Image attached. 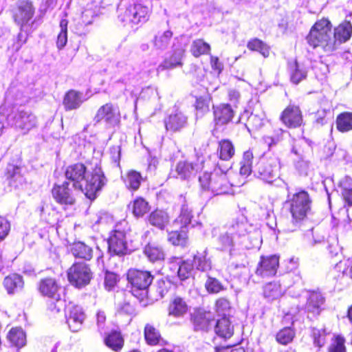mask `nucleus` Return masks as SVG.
Here are the masks:
<instances>
[{"instance_id": "2", "label": "nucleus", "mask_w": 352, "mask_h": 352, "mask_svg": "<svg viewBox=\"0 0 352 352\" xmlns=\"http://www.w3.org/2000/svg\"><path fill=\"white\" fill-rule=\"evenodd\" d=\"M351 34L352 25L349 21L340 23L333 32L331 22L327 19H322L311 27L306 41L314 49L320 48L324 52L329 54L341 43L347 41Z\"/></svg>"}, {"instance_id": "30", "label": "nucleus", "mask_w": 352, "mask_h": 352, "mask_svg": "<svg viewBox=\"0 0 352 352\" xmlns=\"http://www.w3.org/2000/svg\"><path fill=\"white\" fill-rule=\"evenodd\" d=\"M188 310L186 301L179 296L175 297L168 307V314L176 318L182 317Z\"/></svg>"}, {"instance_id": "45", "label": "nucleus", "mask_w": 352, "mask_h": 352, "mask_svg": "<svg viewBox=\"0 0 352 352\" xmlns=\"http://www.w3.org/2000/svg\"><path fill=\"white\" fill-rule=\"evenodd\" d=\"M324 153L328 158H331L333 161H340L344 160L346 152L341 148H336V146L333 142H329L324 147Z\"/></svg>"}, {"instance_id": "15", "label": "nucleus", "mask_w": 352, "mask_h": 352, "mask_svg": "<svg viewBox=\"0 0 352 352\" xmlns=\"http://www.w3.org/2000/svg\"><path fill=\"white\" fill-rule=\"evenodd\" d=\"M109 253L122 256L129 252L126 233L117 228L112 231L108 239Z\"/></svg>"}, {"instance_id": "27", "label": "nucleus", "mask_w": 352, "mask_h": 352, "mask_svg": "<svg viewBox=\"0 0 352 352\" xmlns=\"http://www.w3.org/2000/svg\"><path fill=\"white\" fill-rule=\"evenodd\" d=\"M3 285L9 294H14L23 289L24 281L21 275L12 274L4 278Z\"/></svg>"}, {"instance_id": "44", "label": "nucleus", "mask_w": 352, "mask_h": 352, "mask_svg": "<svg viewBox=\"0 0 352 352\" xmlns=\"http://www.w3.org/2000/svg\"><path fill=\"white\" fill-rule=\"evenodd\" d=\"M129 208L132 210L133 214L136 217H140L144 215L149 210L148 203L142 197L136 198Z\"/></svg>"}, {"instance_id": "40", "label": "nucleus", "mask_w": 352, "mask_h": 352, "mask_svg": "<svg viewBox=\"0 0 352 352\" xmlns=\"http://www.w3.org/2000/svg\"><path fill=\"white\" fill-rule=\"evenodd\" d=\"M337 129L345 133L352 130V112L345 111L340 113L336 118Z\"/></svg>"}, {"instance_id": "55", "label": "nucleus", "mask_w": 352, "mask_h": 352, "mask_svg": "<svg viewBox=\"0 0 352 352\" xmlns=\"http://www.w3.org/2000/svg\"><path fill=\"white\" fill-rule=\"evenodd\" d=\"M67 24L68 21L66 19H63L60 21V31L57 37V47L59 50L63 49L67 42Z\"/></svg>"}, {"instance_id": "59", "label": "nucleus", "mask_w": 352, "mask_h": 352, "mask_svg": "<svg viewBox=\"0 0 352 352\" xmlns=\"http://www.w3.org/2000/svg\"><path fill=\"white\" fill-rule=\"evenodd\" d=\"M205 287L209 293H218L223 288L221 283L217 279L210 276L208 277Z\"/></svg>"}, {"instance_id": "34", "label": "nucleus", "mask_w": 352, "mask_h": 352, "mask_svg": "<svg viewBox=\"0 0 352 352\" xmlns=\"http://www.w3.org/2000/svg\"><path fill=\"white\" fill-rule=\"evenodd\" d=\"M146 343L151 346L161 344L163 342L160 331L151 324L147 323L144 330Z\"/></svg>"}, {"instance_id": "53", "label": "nucleus", "mask_w": 352, "mask_h": 352, "mask_svg": "<svg viewBox=\"0 0 352 352\" xmlns=\"http://www.w3.org/2000/svg\"><path fill=\"white\" fill-rule=\"evenodd\" d=\"M194 269V265L191 260L182 261L179 265L177 274L182 280L188 278Z\"/></svg>"}, {"instance_id": "47", "label": "nucleus", "mask_w": 352, "mask_h": 352, "mask_svg": "<svg viewBox=\"0 0 352 352\" xmlns=\"http://www.w3.org/2000/svg\"><path fill=\"white\" fill-rule=\"evenodd\" d=\"M247 47L251 51L259 52L264 58H267L270 56V47L260 39L254 38L248 41Z\"/></svg>"}, {"instance_id": "35", "label": "nucleus", "mask_w": 352, "mask_h": 352, "mask_svg": "<svg viewBox=\"0 0 352 352\" xmlns=\"http://www.w3.org/2000/svg\"><path fill=\"white\" fill-rule=\"evenodd\" d=\"M183 54L184 50L182 48L175 50L169 58L165 59L164 61L159 65L158 70L162 71L181 65Z\"/></svg>"}, {"instance_id": "20", "label": "nucleus", "mask_w": 352, "mask_h": 352, "mask_svg": "<svg viewBox=\"0 0 352 352\" xmlns=\"http://www.w3.org/2000/svg\"><path fill=\"white\" fill-rule=\"evenodd\" d=\"M34 14L32 1L24 0L19 2L17 12L14 14L16 23L21 26V30L27 26Z\"/></svg>"}, {"instance_id": "10", "label": "nucleus", "mask_w": 352, "mask_h": 352, "mask_svg": "<svg viewBox=\"0 0 352 352\" xmlns=\"http://www.w3.org/2000/svg\"><path fill=\"white\" fill-rule=\"evenodd\" d=\"M8 123L26 134L36 126L37 119L30 110L17 109L8 116Z\"/></svg>"}, {"instance_id": "11", "label": "nucleus", "mask_w": 352, "mask_h": 352, "mask_svg": "<svg viewBox=\"0 0 352 352\" xmlns=\"http://www.w3.org/2000/svg\"><path fill=\"white\" fill-rule=\"evenodd\" d=\"M92 275L89 266L84 262L74 263L67 271L69 283L78 288L87 285L92 278Z\"/></svg>"}, {"instance_id": "56", "label": "nucleus", "mask_w": 352, "mask_h": 352, "mask_svg": "<svg viewBox=\"0 0 352 352\" xmlns=\"http://www.w3.org/2000/svg\"><path fill=\"white\" fill-rule=\"evenodd\" d=\"M311 333L314 345L319 348L324 346L326 342V330L324 329L313 328Z\"/></svg>"}, {"instance_id": "37", "label": "nucleus", "mask_w": 352, "mask_h": 352, "mask_svg": "<svg viewBox=\"0 0 352 352\" xmlns=\"http://www.w3.org/2000/svg\"><path fill=\"white\" fill-rule=\"evenodd\" d=\"M339 188L346 204L352 206V178L345 176L339 182Z\"/></svg>"}, {"instance_id": "52", "label": "nucleus", "mask_w": 352, "mask_h": 352, "mask_svg": "<svg viewBox=\"0 0 352 352\" xmlns=\"http://www.w3.org/2000/svg\"><path fill=\"white\" fill-rule=\"evenodd\" d=\"M191 52L195 57L202 54H208L210 50V45L202 39H197L193 41L190 48Z\"/></svg>"}, {"instance_id": "49", "label": "nucleus", "mask_w": 352, "mask_h": 352, "mask_svg": "<svg viewBox=\"0 0 352 352\" xmlns=\"http://www.w3.org/2000/svg\"><path fill=\"white\" fill-rule=\"evenodd\" d=\"M105 344L114 351H118L122 347L123 340L120 333L112 331L104 339Z\"/></svg>"}, {"instance_id": "8", "label": "nucleus", "mask_w": 352, "mask_h": 352, "mask_svg": "<svg viewBox=\"0 0 352 352\" xmlns=\"http://www.w3.org/2000/svg\"><path fill=\"white\" fill-rule=\"evenodd\" d=\"M127 280L131 284V292L140 301L147 297L148 289L153 276L148 271L130 269L127 272Z\"/></svg>"}, {"instance_id": "26", "label": "nucleus", "mask_w": 352, "mask_h": 352, "mask_svg": "<svg viewBox=\"0 0 352 352\" xmlns=\"http://www.w3.org/2000/svg\"><path fill=\"white\" fill-rule=\"evenodd\" d=\"M167 131L175 132L184 127L187 123V118L180 111L171 113L165 120Z\"/></svg>"}, {"instance_id": "48", "label": "nucleus", "mask_w": 352, "mask_h": 352, "mask_svg": "<svg viewBox=\"0 0 352 352\" xmlns=\"http://www.w3.org/2000/svg\"><path fill=\"white\" fill-rule=\"evenodd\" d=\"M265 115L263 112L261 113H252L247 120L246 126L250 131L258 130L261 129L265 124Z\"/></svg>"}, {"instance_id": "5", "label": "nucleus", "mask_w": 352, "mask_h": 352, "mask_svg": "<svg viewBox=\"0 0 352 352\" xmlns=\"http://www.w3.org/2000/svg\"><path fill=\"white\" fill-rule=\"evenodd\" d=\"M280 182L285 186L287 192L285 206L289 210L293 222L298 223L307 218L308 214L311 212V199L305 190L292 192L287 183L283 180H280Z\"/></svg>"}, {"instance_id": "12", "label": "nucleus", "mask_w": 352, "mask_h": 352, "mask_svg": "<svg viewBox=\"0 0 352 352\" xmlns=\"http://www.w3.org/2000/svg\"><path fill=\"white\" fill-rule=\"evenodd\" d=\"M204 168L203 162H190L188 160H179L170 172V177L181 180H188L195 177L196 174Z\"/></svg>"}, {"instance_id": "13", "label": "nucleus", "mask_w": 352, "mask_h": 352, "mask_svg": "<svg viewBox=\"0 0 352 352\" xmlns=\"http://www.w3.org/2000/svg\"><path fill=\"white\" fill-rule=\"evenodd\" d=\"M80 191L73 186L71 182H65L61 185H55L52 190L55 201L64 208L73 206L76 202V192Z\"/></svg>"}, {"instance_id": "25", "label": "nucleus", "mask_w": 352, "mask_h": 352, "mask_svg": "<svg viewBox=\"0 0 352 352\" xmlns=\"http://www.w3.org/2000/svg\"><path fill=\"white\" fill-rule=\"evenodd\" d=\"M88 98V96L86 97V96L81 92L70 90L64 97L63 104L66 110H74L79 108L82 103Z\"/></svg>"}, {"instance_id": "6", "label": "nucleus", "mask_w": 352, "mask_h": 352, "mask_svg": "<svg viewBox=\"0 0 352 352\" xmlns=\"http://www.w3.org/2000/svg\"><path fill=\"white\" fill-rule=\"evenodd\" d=\"M281 168L280 158L270 151L265 152L254 166V175L267 184H272L279 179Z\"/></svg>"}, {"instance_id": "22", "label": "nucleus", "mask_w": 352, "mask_h": 352, "mask_svg": "<svg viewBox=\"0 0 352 352\" xmlns=\"http://www.w3.org/2000/svg\"><path fill=\"white\" fill-rule=\"evenodd\" d=\"M214 120L217 125L222 126L230 122L234 116V110L228 104L213 107Z\"/></svg>"}, {"instance_id": "58", "label": "nucleus", "mask_w": 352, "mask_h": 352, "mask_svg": "<svg viewBox=\"0 0 352 352\" xmlns=\"http://www.w3.org/2000/svg\"><path fill=\"white\" fill-rule=\"evenodd\" d=\"M344 338L341 336H336L329 347V352H345Z\"/></svg>"}, {"instance_id": "28", "label": "nucleus", "mask_w": 352, "mask_h": 352, "mask_svg": "<svg viewBox=\"0 0 352 352\" xmlns=\"http://www.w3.org/2000/svg\"><path fill=\"white\" fill-rule=\"evenodd\" d=\"M214 331L217 335L223 338H230L234 333V327L229 318L223 316L217 321L214 320Z\"/></svg>"}, {"instance_id": "38", "label": "nucleus", "mask_w": 352, "mask_h": 352, "mask_svg": "<svg viewBox=\"0 0 352 352\" xmlns=\"http://www.w3.org/2000/svg\"><path fill=\"white\" fill-rule=\"evenodd\" d=\"M288 136V133L281 129H277L274 131L270 135H265L263 139L264 143L267 145L269 151L276 145L280 143Z\"/></svg>"}, {"instance_id": "64", "label": "nucleus", "mask_w": 352, "mask_h": 352, "mask_svg": "<svg viewBox=\"0 0 352 352\" xmlns=\"http://www.w3.org/2000/svg\"><path fill=\"white\" fill-rule=\"evenodd\" d=\"M331 114L329 110L319 109L315 114V122L319 125H324L327 123L329 118L328 116Z\"/></svg>"}, {"instance_id": "18", "label": "nucleus", "mask_w": 352, "mask_h": 352, "mask_svg": "<svg viewBox=\"0 0 352 352\" xmlns=\"http://www.w3.org/2000/svg\"><path fill=\"white\" fill-rule=\"evenodd\" d=\"M294 297H303L307 299L305 310L313 315H318L320 311V307L324 302V298L319 292L302 290L298 294H293Z\"/></svg>"}, {"instance_id": "51", "label": "nucleus", "mask_w": 352, "mask_h": 352, "mask_svg": "<svg viewBox=\"0 0 352 352\" xmlns=\"http://www.w3.org/2000/svg\"><path fill=\"white\" fill-rule=\"evenodd\" d=\"M294 337V330L291 327H285L276 333V340L279 344L287 345L293 340Z\"/></svg>"}, {"instance_id": "43", "label": "nucleus", "mask_w": 352, "mask_h": 352, "mask_svg": "<svg viewBox=\"0 0 352 352\" xmlns=\"http://www.w3.org/2000/svg\"><path fill=\"white\" fill-rule=\"evenodd\" d=\"M217 152L222 160H229L234 155V147L228 140H222L219 142Z\"/></svg>"}, {"instance_id": "46", "label": "nucleus", "mask_w": 352, "mask_h": 352, "mask_svg": "<svg viewBox=\"0 0 352 352\" xmlns=\"http://www.w3.org/2000/svg\"><path fill=\"white\" fill-rule=\"evenodd\" d=\"M253 157V153L250 150L244 152L242 160L240 162L241 168L239 173L245 178L250 175L252 171V164Z\"/></svg>"}, {"instance_id": "60", "label": "nucleus", "mask_w": 352, "mask_h": 352, "mask_svg": "<svg viewBox=\"0 0 352 352\" xmlns=\"http://www.w3.org/2000/svg\"><path fill=\"white\" fill-rule=\"evenodd\" d=\"M216 311L219 315L226 316V314L230 309V303L228 299L221 298L216 301Z\"/></svg>"}, {"instance_id": "7", "label": "nucleus", "mask_w": 352, "mask_h": 352, "mask_svg": "<svg viewBox=\"0 0 352 352\" xmlns=\"http://www.w3.org/2000/svg\"><path fill=\"white\" fill-rule=\"evenodd\" d=\"M150 9L138 2H128L122 0L118 8V19L126 24H142L146 22L150 16Z\"/></svg>"}, {"instance_id": "41", "label": "nucleus", "mask_w": 352, "mask_h": 352, "mask_svg": "<svg viewBox=\"0 0 352 352\" xmlns=\"http://www.w3.org/2000/svg\"><path fill=\"white\" fill-rule=\"evenodd\" d=\"M10 342L17 348H21L26 343V336L21 328H12L8 334Z\"/></svg>"}, {"instance_id": "33", "label": "nucleus", "mask_w": 352, "mask_h": 352, "mask_svg": "<svg viewBox=\"0 0 352 352\" xmlns=\"http://www.w3.org/2000/svg\"><path fill=\"white\" fill-rule=\"evenodd\" d=\"M194 267L201 272H208L212 268V263L210 258L208 257L206 250L201 252H197L192 261Z\"/></svg>"}, {"instance_id": "36", "label": "nucleus", "mask_w": 352, "mask_h": 352, "mask_svg": "<svg viewBox=\"0 0 352 352\" xmlns=\"http://www.w3.org/2000/svg\"><path fill=\"white\" fill-rule=\"evenodd\" d=\"M183 204L181 207L180 214L175 223L181 224L182 228H186L191 223L193 217L192 208L187 203L185 197L183 198Z\"/></svg>"}, {"instance_id": "24", "label": "nucleus", "mask_w": 352, "mask_h": 352, "mask_svg": "<svg viewBox=\"0 0 352 352\" xmlns=\"http://www.w3.org/2000/svg\"><path fill=\"white\" fill-rule=\"evenodd\" d=\"M69 252L76 258L90 261L93 257V248L82 241H75L69 246Z\"/></svg>"}, {"instance_id": "39", "label": "nucleus", "mask_w": 352, "mask_h": 352, "mask_svg": "<svg viewBox=\"0 0 352 352\" xmlns=\"http://www.w3.org/2000/svg\"><path fill=\"white\" fill-rule=\"evenodd\" d=\"M122 179L126 188L131 190H137L142 181L141 174L133 170L127 172Z\"/></svg>"}, {"instance_id": "32", "label": "nucleus", "mask_w": 352, "mask_h": 352, "mask_svg": "<svg viewBox=\"0 0 352 352\" xmlns=\"http://www.w3.org/2000/svg\"><path fill=\"white\" fill-rule=\"evenodd\" d=\"M169 221L168 214L162 210H155L148 216V222L151 225L163 230Z\"/></svg>"}, {"instance_id": "19", "label": "nucleus", "mask_w": 352, "mask_h": 352, "mask_svg": "<svg viewBox=\"0 0 352 352\" xmlns=\"http://www.w3.org/2000/svg\"><path fill=\"white\" fill-rule=\"evenodd\" d=\"M280 120L287 127L296 128L302 123V115L300 107L289 104L281 113Z\"/></svg>"}, {"instance_id": "14", "label": "nucleus", "mask_w": 352, "mask_h": 352, "mask_svg": "<svg viewBox=\"0 0 352 352\" xmlns=\"http://www.w3.org/2000/svg\"><path fill=\"white\" fill-rule=\"evenodd\" d=\"M120 118L118 107L111 103H107L98 109L94 122L95 124L103 122L107 127H112L118 124Z\"/></svg>"}, {"instance_id": "4", "label": "nucleus", "mask_w": 352, "mask_h": 352, "mask_svg": "<svg viewBox=\"0 0 352 352\" xmlns=\"http://www.w3.org/2000/svg\"><path fill=\"white\" fill-rule=\"evenodd\" d=\"M233 173L230 169L223 170L218 164L211 173L204 172L199 177L202 189L210 191L214 195L228 193L234 184L231 180Z\"/></svg>"}, {"instance_id": "21", "label": "nucleus", "mask_w": 352, "mask_h": 352, "mask_svg": "<svg viewBox=\"0 0 352 352\" xmlns=\"http://www.w3.org/2000/svg\"><path fill=\"white\" fill-rule=\"evenodd\" d=\"M282 281L281 283L280 280H274L265 285L263 287L264 298L268 301H273L280 298L285 294L286 289L289 287L285 281L283 280Z\"/></svg>"}, {"instance_id": "16", "label": "nucleus", "mask_w": 352, "mask_h": 352, "mask_svg": "<svg viewBox=\"0 0 352 352\" xmlns=\"http://www.w3.org/2000/svg\"><path fill=\"white\" fill-rule=\"evenodd\" d=\"M65 316L71 331L78 332L82 329L86 315L80 306L69 303L65 309Z\"/></svg>"}, {"instance_id": "50", "label": "nucleus", "mask_w": 352, "mask_h": 352, "mask_svg": "<svg viewBox=\"0 0 352 352\" xmlns=\"http://www.w3.org/2000/svg\"><path fill=\"white\" fill-rule=\"evenodd\" d=\"M179 231L173 230L168 232V240L174 245H184L187 240L186 228H182Z\"/></svg>"}, {"instance_id": "9", "label": "nucleus", "mask_w": 352, "mask_h": 352, "mask_svg": "<svg viewBox=\"0 0 352 352\" xmlns=\"http://www.w3.org/2000/svg\"><path fill=\"white\" fill-rule=\"evenodd\" d=\"M61 287L54 278H45L39 282L38 291L42 296L50 299L48 309L52 312L58 313L65 306L64 301L61 299Z\"/></svg>"}, {"instance_id": "23", "label": "nucleus", "mask_w": 352, "mask_h": 352, "mask_svg": "<svg viewBox=\"0 0 352 352\" xmlns=\"http://www.w3.org/2000/svg\"><path fill=\"white\" fill-rule=\"evenodd\" d=\"M195 331H208L214 325V319L210 312L197 311L192 317Z\"/></svg>"}, {"instance_id": "17", "label": "nucleus", "mask_w": 352, "mask_h": 352, "mask_svg": "<svg viewBox=\"0 0 352 352\" xmlns=\"http://www.w3.org/2000/svg\"><path fill=\"white\" fill-rule=\"evenodd\" d=\"M279 265V257L276 255L261 256L255 273L262 278L274 276Z\"/></svg>"}, {"instance_id": "62", "label": "nucleus", "mask_w": 352, "mask_h": 352, "mask_svg": "<svg viewBox=\"0 0 352 352\" xmlns=\"http://www.w3.org/2000/svg\"><path fill=\"white\" fill-rule=\"evenodd\" d=\"M10 222L0 214V241L4 240L10 231Z\"/></svg>"}, {"instance_id": "29", "label": "nucleus", "mask_w": 352, "mask_h": 352, "mask_svg": "<svg viewBox=\"0 0 352 352\" xmlns=\"http://www.w3.org/2000/svg\"><path fill=\"white\" fill-rule=\"evenodd\" d=\"M173 32L170 30L158 32L153 40V47L157 51L166 50L171 43Z\"/></svg>"}, {"instance_id": "31", "label": "nucleus", "mask_w": 352, "mask_h": 352, "mask_svg": "<svg viewBox=\"0 0 352 352\" xmlns=\"http://www.w3.org/2000/svg\"><path fill=\"white\" fill-rule=\"evenodd\" d=\"M6 176L9 179L11 186L19 188L25 182V179L21 174V168L16 165L9 164L6 168Z\"/></svg>"}, {"instance_id": "1", "label": "nucleus", "mask_w": 352, "mask_h": 352, "mask_svg": "<svg viewBox=\"0 0 352 352\" xmlns=\"http://www.w3.org/2000/svg\"><path fill=\"white\" fill-rule=\"evenodd\" d=\"M218 241L221 250H229L232 265L236 269H245L248 262L245 251L258 248L262 240L259 229L241 215L227 223Z\"/></svg>"}, {"instance_id": "54", "label": "nucleus", "mask_w": 352, "mask_h": 352, "mask_svg": "<svg viewBox=\"0 0 352 352\" xmlns=\"http://www.w3.org/2000/svg\"><path fill=\"white\" fill-rule=\"evenodd\" d=\"M307 74V69L296 62L294 65V69L291 72V81L294 84H298L301 80L306 78Z\"/></svg>"}, {"instance_id": "42", "label": "nucleus", "mask_w": 352, "mask_h": 352, "mask_svg": "<svg viewBox=\"0 0 352 352\" xmlns=\"http://www.w3.org/2000/svg\"><path fill=\"white\" fill-rule=\"evenodd\" d=\"M144 255L151 262L162 261L164 258V253L161 247L149 243L144 249Z\"/></svg>"}, {"instance_id": "3", "label": "nucleus", "mask_w": 352, "mask_h": 352, "mask_svg": "<svg viewBox=\"0 0 352 352\" xmlns=\"http://www.w3.org/2000/svg\"><path fill=\"white\" fill-rule=\"evenodd\" d=\"M65 175L68 182L80 190L90 200H94L98 193L106 185L107 179L100 166H96L91 172H87L82 163H76L66 167Z\"/></svg>"}, {"instance_id": "57", "label": "nucleus", "mask_w": 352, "mask_h": 352, "mask_svg": "<svg viewBox=\"0 0 352 352\" xmlns=\"http://www.w3.org/2000/svg\"><path fill=\"white\" fill-rule=\"evenodd\" d=\"M119 280V276L111 272H106L104 276V287L108 291L114 289Z\"/></svg>"}, {"instance_id": "61", "label": "nucleus", "mask_w": 352, "mask_h": 352, "mask_svg": "<svg viewBox=\"0 0 352 352\" xmlns=\"http://www.w3.org/2000/svg\"><path fill=\"white\" fill-rule=\"evenodd\" d=\"M305 237L308 244L311 246L320 243L324 241V236L318 234L314 229L308 230L305 234Z\"/></svg>"}, {"instance_id": "63", "label": "nucleus", "mask_w": 352, "mask_h": 352, "mask_svg": "<svg viewBox=\"0 0 352 352\" xmlns=\"http://www.w3.org/2000/svg\"><path fill=\"white\" fill-rule=\"evenodd\" d=\"M298 267V259L294 257L289 258L287 263V273L283 277V280L285 281L287 279L291 278L293 276L292 272H295Z\"/></svg>"}]
</instances>
